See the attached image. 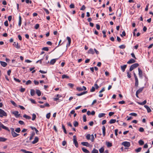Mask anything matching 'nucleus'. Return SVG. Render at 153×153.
Segmentation results:
<instances>
[{"label":"nucleus","instance_id":"nucleus-41","mask_svg":"<svg viewBox=\"0 0 153 153\" xmlns=\"http://www.w3.org/2000/svg\"><path fill=\"white\" fill-rule=\"evenodd\" d=\"M32 115V120H34L36 118V116L35 114H33Z\"/></svg>","mask_w":153,"mask_h":153},{"label":"nucleus","instance_id":"nucleus-1","mask_svg":"<svg viewBox=\"0 0 153 153\" xmlns=\"http://www.w3.org/2000/svg\"><path fill=\"white\" fill-rule=\"evenodd\" d=\"M139 65L138 63H134V64H133V65H131V66H130V68H129V71H132L134 69V68H136L137 67H138Z\"/></svg>","mask_w":153,"mask_h":153},{"label":"nucleus","instance_id":"nucleus-8","mask_svg":"<svg viewBox=\"0 0 153 153\" xmlns=\"http://www.w3.org/2000/svg\"><path fill=\"white\" fill-rule=\"evenodd\" d=\"M12 114L14 115L15 117L17 118L20 116V114H19V112L18 111H15L12 112Z\"/></svg>","mask_w":153,"mask_h":153},{"label":"nucleus","instance_id":"nucleus-61","mask_svg":"<svg viewBox=\"0 0 153 153\" xmlns=\"http://www.w3.org/2000/svg\"><path fill=\"white\" fill-rule=\"evenodd\" d=\"M34 82L35 84L36 85H38L39 84V82L36 80H34Z\"/></svg>","mask_w":153,"mask_h":153},{"label":"nucleus","instance_id":"nucleus-20","mask_svg":"<svg viewBox=\"0 0 153 153\" xmlns=\"http://www.w3.org/2000/svg\"><path fill=\"white\" fill-rule=\"evenodd\" d=\"M30 93L31 96H33L34 95L35 93V91L34 89H31L30 91Z\"/></svg>","mask_w":153,"mask_h":153},{"label":"nucleus","instance_id":"nucleus-16","mask_svg":"<svg viewBox=\"0 0 153 153\" xmlns=\"http://www.w3.org/2000/svg\"><path fill=\"white\" fill-rule=\"evenodd\" d=\"M35 135V133L34 132H32L30 135V137L29 140H31L33 138L34 136Z\"/></svg>","mask_w":153,"mask_h":153},{"label":"nucleus","instance_id":"nucleus-57","mask_svg":"<svg viewBox=\"0 0 153 153\" xmlns=\"http://www.w3.org/2000/svg\"><path fill=\"white\" fill-rule=\"evenodd\" d=\"M83 118L84 122H86V116L85 115H83Z\"/></svg>","mask_w":153,"mask_h":153},{"label":"nucleus","instance_id":"nucleus-38","mask_svg":"<svg viewBox=\"0 0 153 153\" xmlns=\"http://www.w3.org/2000/svg\"><path fill=\"white\" fill-rule=\"evenodd\" d=\"M98 150L95 149H94L91 152V153H98Z\"/></svg>","mask_w":153,"mask_h":153},{"label":"nucleus","instance_id":"nucleus-40","mask_svg":"<svg viewBox=\"0 0 153 153\" xmlns=\"http://www.w3.org/2000/svg\"><path fill=\"white\" fill-rule=\"evenodd\" d=\"M69 78V76L63 74L62 76V79L68 78Z\"/></svg>","mask_w":153,"mask_h":153},{"label":"nucleus","instance_id":"nucleus-35","mask_svg":"<svg viewBox=\"0 0 153 153\" xmlns=\"http://www.w3.org/2000/svg\"><path fill=\"white\" fill-rule=\"evenodd\" d=\"M67 39L68 40V45L69 46L70 45L71 42V38L68 36H67Z\"/></svg>","mask_w":153,"mask_h":153},{"label":"nucleus","instance_id":"nucleus-54","mask_svg":"<svg viewBox=\"0 0 153 153\" xmlns=\"http://www.w3.org/2000/svg\"><path fill=\"white\" fill-rule=\"evenodd\" d=\"M44 10L47 14H48L49 13V11L47 9L44 8Z\"/></svg>","mask_w":153,"mask_h":153},{"label":"nucleus","instance_id":"nucleus-56","mask_svg":"<svg viewBox=\"0 0 153 153\" xmlns=\"http://www.w3.org/2000/svg\"><path fill=\"white\" fill-rule=\"evenodd\" d=\"M85 8V6L84 5H83L81 7V8L80 9V10H84Z\"/></svg>","mask_w":153,"mask_h":153},{"label":"nucleus","instance_id":"nucleus-14","mask_svg":"<svg viewBox=\"0 0 153 153\" xmlns=\"http://www.w3.org/2000/svg\"><path fill=\"white\" fill-rule=\"evenodd\" d=\"M83 152L85 153H90V152L84 147L82 148Z\"/></svg>","mask_w":153,"mask_h":153},{"label":"nucleus","instance_id":"nucleus-39","mask_svg":"<svg viewBox=\"0 0 153 153\" xmlns=\"http://www.w3.org/2000/svg\"><path fill=\"white\" fill-rule=\"evenodd\" d=\"M62 128L64 130V132L65 134H67V131L65 128V126H64L63 124L62 125Z\"/></svg>","mask_w":153,"mask_h":153},{"label":"nucleus","instance_id":"nucleus-10","mask_svg":"<svg viewBox=\"0 0 153 153\" xmlns=\"http://www.w3.org/2000/svg\"><path fill=\"white\" fill-rule=\"evenodd\" d=\"M81 144L82 145L87 147H89L90 146L89 143L87 142H81Z\"/></svg>","mask_w":153,"mask_h":153},{"label":"nucleus","instance_id":"nucleus-5","mask_svg":"<svg viewBox=\"0 0 153 153\" xmlns=\"http://www.w3.org/2000/svg\"><path fill=\"white\" fill-rule=\"evenodd\" d=\"M122 145L124 146L127 147H129L130 146V143L127 141L123 142L122 143Z\"/></svg>","mask_w":153,"mask_h":153},{"label":"nucleus","instance_id":"nucleus-17","mask_svg":"<svg viewBox=\"0 0 153 153\" xmlns=\"http://www.w3.org/2000/svg\"><path fill=\"white\" fill-rule=\"evenodd\" d=\"M0 62L1 65L3 67H5L7 65V64L4 62L1 61Z\"/></svg>","mask_w":153,"mask_h":153},{"label":"nucleus","instance_id":"nucleus-62","mask_svg":"<svg viewBox=\"0 0 153 153\" xmlns=\"http://www.w3.org/2000/svg\"><path fill=\"white\" fill-rule=\"evenodd\" d=\"M4 25L6 27L8 26V24L7 21L6 20L4 22Z\"/></svg>","mask_w":153,"mask_h":153},{"label":"nucleus","instance_id":"nucleus-42","mask_svg":"<svg viewBox=\"0 0 153 153\" xmlns=\"http://www.w3.org/2000/svg\"><path fill=\"white\" fill-rule=\"evenodd\" d=\"M21 131V129L19 128H17L15 130V131L17 133H19Z\"/></svg>","mask_w":153,"mask_h":153},{"label":"nucleus","instance_id":"nucleus-4","mask_svg":"<svg viewBox=\"0 0 153 153\" xmlns=\"http://www.w3.org/2000/svg\"><path fill=\"white\" fill-rule=\"evenodd\" d=\"M73 143L75 145V146L77 148L78 147V142L77 141L76 138V136L75 135L73 136Z\"/></svg>","mask_w":153,"mask_h":153},{"label":"nucleus","instance_id":"nucleus-33","mask_svg":"<svg viewBox=\"0 0 153 153\" xmlns=\"http://www.w3.org/2000/svg\"><path fill=\"white\" fill-rule=\"evenodd\" d=\"M143 88H140L136 92L138 93L139 94L143 90Z\"/></svg>","mask_w":153,"mask_h":153},{"label":"nucleus","instance_id":"nucleus-11","mask_svg":"<svg viewBox=\"0 0 153 153\" xmlns=\"http://www.w3.org/2000/svg\"><path fill=\"white\" fill-rule=\"evenodd\" d=\"M136 62L135 60L133 59H131L130 60L127 62V63L128 64H132Z\"/></svg>","mask_w":153,"mask_h":153},{"label":"nucleus","instance_id":"nucleus-6","mask_svg":"<svg viewBox=\"0 0 153 153\" xmlns=\"http://www.w3.org/2000/svg\"><path fill=\"white\" fill-rule=\"evenodd\" d=\"M77 90L79 91H82L83 90L85 91L86 90V88L84 86H83L82 87H78L76 88Z\"/></svg>","mask_w":153,"mask_h":153},{"label":"nucleus","instance_id":"nucleus-9","mask_svg":"<svg viewBox=\"0 0 153 153\" xmlns=\"http://www.w3.org/2000/svg\"><path fill=\"white\" fill-rule=\"evenodd\" d=\"M39 140V138L37 137H36L34 138V140L32 142V143L33 144H35L38 142Z\"/></svg>","mask_w":153,"mask_h":153},{"label":"nucleus","instance_id":"nucleus-34","mask_svg":"<svg viewBox=\"0 0 153 153\" xmlns=\"http://www.w3.org/2000/svg\"><path fill=\"white\" fill-rule=\"evenodd\" d=\"M116 122V120L115 119H111L109 122L110 124H112Z\"/></svg>","mask_w":153,"mask_h":153},{"label":"nucleus","instance_id":"nucleus-13","mask_svg":"<svg viewBox=\"0 0 153 153\" xmlns=\"http://www.w3.org/2000/svg\"><path fill=\"white\" fill-rule=\"evenodd\" d=\"M106 144L108 147H111L112 146V143L106 141Z\"/></svg>","mask_w":153,"mask_h":153},{"label":"nucleus","instance_id":"nucleus-49","mask_svg":"<svg viewBox=\"0 0 153 153\" xmlns=\"http://www.w3.org/2000/svg\"><path fill=\"white\" fill-rule=\"evenodd\" d=\"M95 88L94 87H92L91 89L90 90V91L91 92H93L95 91Z\"/></svg>","mask_w":153,"mask_h":153},{"label":"nucleus","instance_id":"nucleus-12","mask_svg":"<svg viewBox=\"0 0 153 153\" xmlns=\"http://www.w3.org/2000/svg\"><path fill=\"white\" fill-rule=\"evenodd\" d=\"M126 67V65H123L121 66V69L123 72H124L125 71Z\"/></svg>","mask_w":153,"mask_h":153},{"label":"nucleus","instance_id":"nucleus-47","mask_svg":"<svg viewBox=\"0 0 153 153\" xmlns=\"http://www.w3.org/2000/svg\"><path fill=\"white\" fill-rule=\"evenodd\" d=\"M50 116H51V113H49L46 114V117L47 119H49L50 118Z\"/></svg>","mask_w":153,"mask_h":153},{"label":"nucleus","instance_id":"nucleus-32","mask_svg":"<svg viewBox=\"0 0 153 153\" xmlns=\"http://www.w3.org/2000/svg\"><path fill=\"white\" fill-rule=\"evenodd\" d=\"M138 143L140 145H143L144 144V142L142 140H140L138 141Z\"/></svg>","mask_w":153,"mask_h":153},{"label":"nucleus","instance_id":"nucleus-28","mask_svg":"<svg viewBox=\"0 0 153 153\" xmlns=\"http://www.w3.org/2000/svg\"><path fill=\"white\" fill-rule=\"evenodd\" d=\"M7 140V139L6 138L0 137V142H4Z\"/></svg>","mask_w":153,"mask_h":153},{"label":"nucleus","instance_id":"nucleus-43","mask_svg":"<svg viewBox=\"0 0 153 153\" xmlns=\"http://www.w3.org/2000/svg\"><path fill=\"white\" fill-rule=\"evenodd\" d=\"M100 153H102L104 152V149L103 147H101L99 150Z\"/></svg>","mask_w":153,"mask_h":153},{"label":"nucleus","instance_id":"nucleus-48","mask_svg":"<svg viewBox=\"0 0 153 153\" xmlns=\"http://www.w3.org/2000/svg\"><path fill=\"white\" fill-rule=\"evenodd\" d=\"M119 47L121 49H124L125 48L126 46L124 45H121L119 46Z\"/></svg>","mask_w":153,"mask_h":153},{"label":"nucleus","instance_id":"nucleus-36","mask_svg":"<svg viewBox=\"0 0 153 153\" xmlns=\"http://www.w3.org/2000/svg\"><path fill=\"white\" fill-rule=\"evenodd\" d=\"M73 124H74V126L75 127H76L79 124L78 122L76 121H74L73 123Z\"/></svg>","mask_w":153,"mask_h":153},{"label":"nucleus","instance_id":"nucleus-18","mask_svg":"<svg viewBox=\"0 0 153 153\" xmlns=\"http://www.w3.org/2000/svg\"><path fill=\"white\" fill-rule=\"evenodd\" d=\"M144 106L147 109L148 113H149L151 111V110L149 106L147 105H145Z\"/></svg>","mask_w":153,"mask_h":153},{"label":"nucleus","instance_id":"nucleus-25","mask_svg":"<svg viewBox=\"0 0 153 153\" xmlns=\"http://www.w3.org/2000/svg\"><path fill=\"white\" fill-rule=\"evenodd\" d=\"M88 53H89L93 54L94 53V50L93 49L90 48L88 51Z\"/></svg>","mask_w":153,"mask_h":153},{"label":"nucleus","instance_id":"nucleus-50","mask_svg":"<svg viewBox=\"0 0 153 153\" xmlns=\"http://www.w3.org/2000/svg\"><path fill=\"white\" fill-rule=\"evenodd\" d=\"M42 50L46 51H48V48L47 47H44L42 48Z\"/></svg>","mask_w":153,"mask_h":153},{"label":"nucleus","instance_id":"nucleus-2","mask_svg":"<svg viewBox=\"0 0 153 153\" xmlns=\"http://www.w3.org/2000/svg\"><path fill=\"white\" fill-rule=\"evenodd\" d=\"M1 128L8 131H10V129L7 127L4 126L1 122H0V130H1Z\"/></svg>","mask_w":153,"mask_h":153},{"label":"nucleus","instance_id":"nucleus-26","mask_svg":"<svg viewBox=\"0 0 153 153\" xmlns=\"http://www.w3.org/2000/svg\"><path fill=\"white\" fill-rule=\"evenodd\" d=\"M36 93L38 96H40L41 95V93L40 91L38 89L36 90Z\"/></svg>","mask_w":153,"mask_h":153},{"label":"nucleus","instance_id":"nucleus-53","mask_svg":"<svg viewBox=\"0 0 153 153\" xmlns=\"http://www.w3.org/2000/svg\"><path fill=\"white\" fill-rule=\"evenodd\" d=\"M69 7L71 8H74L75 7L74 5L73 4H71Z\"/></svg>","mask_w":153,"mask_h":153},{"label":"nucleus","instance_id":"nucleus-51","mask_svg":"<svg viewBox=\"0 0 153 153\" xmlns=\"http://www.w3.org/2000/svg\"><path fill=\"white\" fill-rule=\"evenodd\" d=\"M139 131L140 132H143L144 131V128L142 127H140L139 129Z\"/></svg>","mask_w":153,"mask_h":153},{"label":"nucleus","instance_id":"nucleus-59","mask_svg":"<svg viewBox=\"0 0 153 153\" xmlns=\"http://www.w3.org/2000/svg\"><path fill=\"white\" fill-rule=\"evenodd\" d=\"M94 86L95 87V88L97 89L99 88V86L96 83V82L94 84Z\"/></svg>","mask_w":153,"mask_h":153},{"label":"nucleus","instance_id":"nucleus-64","mask_svg":"<svg viewBox=\"0 0 153 153\" xmlns=\"http://www.w3.org/2000/svg\"><path fill=\"white\" fill-rule=\"evenodd\" d=\"M91 140L92 142H93L94 141V135L93 134H91Z\"/></svg>","mask_w":153,"mask_h":153},{"label":"nucleus","instance_id":"nucleus-29","mask_svg":"<svg viewBox=\"0 0 153 153\" xmlns=\"http://www.w3.org/2000/svg\"><path fill=\"white\" fill-rule=\"evenodd\" d=\"M23 117L27 119L30 120L31 119V117L30 116L27 115L26 114H24L23 116Z\"/></svg>","mask_w":153,"mask_h":153},{"label":"nucleus","instance_id":"nucleus-7","mask_svg":"<svg viewBox=\"0 0 153 153\" xmlns=\"http://www.w3.org/2000/svg\"><path fill=\"white\" fill-rule=\"evenodd\" d=\"M138 75L140 78L142 79L143 78V72L139 68H138Z\"/></svg>","mask_w":153,"mask_h":153},{"label":"nucleus","instance_id":"nucleus-45","mask_svg":"<svg viewBox=\"0 0 153 153\" xmlns=\"http://www.w3.org/2000/svg\"><path fill=\"white\" fill-rule=\"evenodd\" d=\"M135 85L136 87H137L138 86V79H136L135 80Z\"/></svg>","mask_w":153,"mask_h":153},{"label":"nucleus","instance_id":"nucleus-30","mask_svg":"<svg viewBox=\"0 0 153 153\" xmlns=\"http://www.w3.org/2000/svg\"><path fill=\"white\" fill-rule=\"evenodd\" d=\"M30 127L32 130H35V131H36V134H38V132H39V131L36 129V128L35 127L32 126H30Z\"/></svg>","mask_w":153,"mask_h":153},{"label":"nucleus","instance_id":"nucleus-19","mask_svg":"<svg viewBox=\"0 0 153 153\" xmlns=\"http://www.w3.org/2000/svg\"><path fill=\"white\" fill-rule=\"evenodd\" d=\"M57 59H51L50 62V64L51 65H53L56 62Z\"/></svg>","mask_w":153,"mask_h":153},{"label":"nucleus","instance_id":"nucleus-52","mask_svg":"<svg viewBox=\"0 0 153 153\" xmlns=\"http://www.w3.org/2000/svg\"><path fill=\"white\" fill-rule=\"evenodd\" d=\"M68 86H69V87H71V88H73V87L74 86V85L72 83H69L68 84Z\"/></svg>","mask_w":153,"mask_h":153},{"label":"nucleus","instance_id":"nucleus-60","mask_svg":"<svg viewBox=\"0 0 153 153\" xmlns=\"http://www.w3.org/2000/svg\"><path fill=\"white\" fill-rule=\"evenodd\" d=\"M39 27V25L38 24H36L35 25V28L37 30Z\"/></svg>","mask_w":153,"mask_h":153},{"label":"nucleus","instance_id":"nucleus-27","mask_svg":"<svg viewBox=\"0 0 153 153\" xmlns=\"http://www.w3.org/2000/svg\"><path fill=\"white\" fill-rule=\"evenodd\" d=\"M21 151L24 152V153H33L31 152L28 151H26L25 149H21Z\"/></svg>","mask_w":153,"mask_h":153},{"label":"nucleus","instance_id":"nucleus-37","mask_svg":"<svg viewBox=\"0 0 153 153\" xmlns=\"http://www.w3.org/2000/svg\"><path fill=\"white\" fill-rule=\"evenodd\" d=\"M141 149L142 148L141 147H139L138 148L135 149V151L137 152H139L141 151Z\"/></svg>","mask_w":153,"mask_h":153},{"label":"nucleus","instance_id":"nucleus-15","mask_svg":"<svg viewBox=\"0 0 153 153\" xmlns=\"http://www.w3.org/2000/svg\"><path fill=\"white\" fill-rule=\"evenodd\" d=\"M87 93V91H83V92H82L80 93H79V94H76V95H77V96H81V95H84V94H85L86 93Z\"/></svg>","mask_w":153,"mask_h":153},{"label":"nucleus","instance_id":"nucleus-23","mask_svg":"<svg viewBox=\"0 0 153 153\" xmlns=\"http://www.w3.org/2000/svg\"><path fill=\"white\" fill-rule=\"evenodd\" d=\"M102 130L103 136H104L105 134V128L104 126L102 127Z\"/></svg>","mask_w":153,"mask_h":153},{"label":"nucleus","instance_id":"nucleus-24","mask_svg":"<svg viewBox=\"0 0 153 153\" xmlns=\"http://www.w3.org/2000/svg\"><path fill=\"white\" fill-rule=\"evenodd\" d=\"M13 45L15 46L18 49L20 48L19 47L18 45V42L16 43V42H14L13 44Z\"/></svg>","mask_w":153,"mask_h":153},{"label":"nucleus","instance_id":"nucleus-31","mask_svg":"<svg viewBox=\"0 0 153 153\" xmlns=\"http://www.w3.org/2000/svg\"><path fill=\"white\" fill-rule=\"evenodd\" d=\"M105 114L104 113H100L98 115V117L99 118H101L103 117H104Z\"/></svg>","mask_w":153,"mask_h":153},{"label":"nucleus","instance_id":"nucleus-55","mask_svg":"<svg viewBox=\"0 0 153 153\" xmlns=\"http://www.w3.org/2000/svg\"><path fill=\"white\" fill-rule=\"evenodd\" d=\"M14 79L15 81L18 82H20V81L19 79H16L15 77H14Z\"/></svg>","mask_w":153,"mask_h":153},{"label":"nucleus","instance_id":"nucleus-58","mask_svg":"<svg viewBox=\"0 0 153 153\" xmlns=\"http://www.w3.org/2000/svg\"><path fill=\"white\" fill-rule=\"evenodd\" d=\"M19 124L23 125L24 124V123L23 121L22 120H20L19 121Z\"/></svg>","mask_w":153,"mask_h":153},{"label":"nucleus","instance_id":"nucleus-22","mask_svg":"<svg viewBox=\"0 0 153 153\" xmlns=\"http://www.w3.org/2000/svg\"><path fill=\"white\" fill-rule=\"evenodd\" d=\"M22 23V18L20 16H19V20L18 23V25L20 26Z\"/></svg>","mask_w":153,"mask_h":153},{"label":"nucleus","instance_id":"nucleus-21","mask_svg":"<svg viewBox=\"0 0 153 153\" xmlns=\"http://www.w3.org/2000/svg\"><path fill=\"white\" fill-rule=\"evenodd\" d=\"M11 134L13 137H15L19 135V134L16 133L15 132L12 133Z\"/></svg>","mask_w":153,"mask_h":153},{"label":"nucleus","instance_id":"nucleus-63","mask_svg":"<svg viewBox=\"0 0 153 153\" xmlns=\"http://www.w3.org/2000/svg\"><path fill=\"white\" fill-rule=\"evenodd\" d=\"M127 76L129 78H130L131 77V74L129 73V72H127Z\"/></svg>","mask_w":153,"mask_h":153},{"label":"nucleus","instance_id":"nucleus-46","mask_svg":"<svg viewBox=\"0 0 153 153\" xmlns=\"http://www.w3.org/2000/svg\"><path fill=\"white\" fill-rule=\"evenodd\" d=\"M31 81L30 80H28L26 82V85H28L29 84H31Z\"/></svg>","mask_w":153,"mask_h":153},{"label":"nucleus","instance_id":"nucleus-3","mask_svg":"<svg viewBox=\"0 0 153 153\" xmlns=\"http://www.w3.org/2000/svg\"><path fill=\"white\" fill-rule=\"evenodd\" d=\"M6 113L2 109H0V117H2L3 116H6Z\"/></svg>","mask_w":153,"mask_h":153},{"label":"nucleus","instance_id":"nucleus-44","mask_svg":"<svg viewBox=\"0 0 153 153\" xmlns=\"http://www.w3.org/2000/svg\"><path fill=\"white\" fill-rule=\"evenodd\" d=\"M129 115H131V116H134V117H136L137 115V114L136 113H130L129 114Z\"/></svg>","mask_w":153,"mask_h":153}]
</instances>
